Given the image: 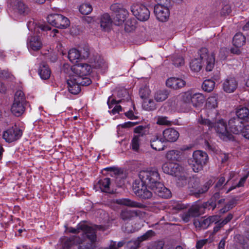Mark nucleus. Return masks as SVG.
I'll return each mask as SVG.
<instances>
[{
  "label": "nucleus",
  "instance_id": "nucleus-1",
  "mask_svg": "<svg viewBox=\"0 0 249 249\" xmlns=\"http://www.w3.org/2000/svg\"><path fill=\"white\" fill-rule=\"evenodd\" d=\"M139 177L142 183L147 185L151 190L161 182V179L156 168H150L146 170H142L139 172Z\"/></svg>",
  "mask_w": 249,
  "mask_h": 249
},
{
  "label": "nucleus",
  "instance_id": "nucleus-2",
  "mask_svg": "<svg viewBox=\"0 0 249 249\" xmlns=\"http://www.w3.org/2000/svg\"><path fill=\"white\" fill-rule=\"evenodd\" d=\"M27 104L24 92L21 90H17L11 107V113L16 117L21 116L25 111Z\"/></svg>",
  "mask_w": 249,
  "mask_h": 249
},
{
  "label": "nucleus",
  "instance_id": "nucleus-3",
  "mask_svg": "<svg viewBox=\"0 0 249 249\" xmlns=\"http://www.w3.org/2000/svg\"><path fill=\"white\" fill-rule=\"evenodd\" d=\"M208 160L206 152L196 150L194 152L193 159L189 160L188 162L194 172L197 173L202 170L203 166L206 164Z\"/></svg>",
  "mask_w": 249,
  "mask_h": 249
},
{
  "label": "nucleus",
  "instance_id": "nucleus-4",
  "mask_svg": "<svg viewBox=\"0 0 249 249\" xmlns=\"http://www.w3.org/2000/svg\"><path fill=\"white\" fill-rule=\"evenodd\" d=\"M212 179L208 180L202 186H199V183L194 178H189L188 183V190L191 195L199 197L201 194L205 193L213 184Z\"/></svg>",
  "mask_w": 249,
  "mask_h": 249
},
{
  "label": "nucleus",
  "instance_id": "nucleus-5",
  "mask_svg": "<svg viewBox=\"0 0 249 249\" xmlns=\"http://www.w3.org/2000/svg\"><path fill=\"white\" fill-rule=\"evenodd\" d=\"M215 123L213 128H214L216 132L219 134V137L224 141L231 140L233 135L228 131L227 125L224 119L220 118L218 112H215Z\"/></svg>",
  "mask_w": 249,
  "mask_h": 249
},
{
  "label": "nucleus",
  "instance_id": "nucleus-6",
  "mask_svg": "<svg viewBox=\"0 0 249 249\" xmlns=\"http://www.w3.org/2000/svg\"><path fill=\"white\" fill-rule=\"evenodd\" d=\"M23 133V130L19 125L15 124L3 131L2 137L6 142L10 143L19 140L22 136Z\"/></svg>",
  "mask_w": 249,
  "mask_h": 249
},
{
  "label": "nucleus",
  "instance_id": "nucleus-7",
  "mask_svg": "<svg viewBox=\"0 0 249 249\" xmlns=\"http://www.w3.org/2000/svg\"><path fill=\"white\" fill-rule=\"evenodd\" d=\"M47 20L50 25L60 29H66L70 24L69 18L59 14L49 15L47 18Z\"/></svg>",
  "mask_w": 249,
  "mask_h": 249
},
{
  "label": "nucleus",
  "instance_id": "nucleus-8",
  "mask_svg": "<svg viewBox=\"0 0 249 249\" xmlns=\"http://www.w3.org/2000/svg\"><path fill=\"white\" fill-rule=\"evenodd\" d=\"M131 11L133 15L140 21H146L149 18L150 11L143 4H134L131 7Z\"/></svg>",
  "mask_w": 249,
  "mask_h": 249
},
{
  "label": "nucleus",
  "instance_id": "nucleus-9",
  "mask_svg": "<svg viewBox=\"0 0 249 249\" xmlns=\"http://www.w3.org/2000/svg\"><path fill=\"white\" fill-rule=\"evenodd\" d=\"M62 249H71L74 246L82 243V239L79 236H63L59 239Z\"/></svg>",
  "mask_w": 249,
  "mask_h": 249
},
{
  "label": "nucleus",
  "instance_id": "nucleus-10",
  "mask_svg": "<svg viewBox=\"0 0 249 249\" xmlns=\"http://www.w3.org/2000/svg\"><path fill=\"white\" fill-rule=\"evenodd\" d=\"M164 173L174 176H178L183 171V168L178 163L174 162H169L164 163L162 166Z\"/></svg>",
  "mask_w": 249,
  "mask_h": 249
},
{
  "label": "nucleus",
  "instance_id": "nucleus-11",
  "mask_svg": "<svg viewBox=\"0 0 249 249\" xmlns=\"http://www.w3.org/2000/svg\"><path fill=\"white\" fill-rule=\"evenodd\" d=\"M84 51V52L82 53L81 51H80L75 48L70 49L68 54L70 61L72 63H74L75 61L76 62H77L80 59H86L89 57V49L86 47Z\"/></svg>",
  "mask_w": 249,
  "mask_h": 249
},
{
  "label": "nucleus",
  "instance_id": "nucleus-12",
  "mask_svg": "<svg viewBox=\"0 0 249 249\" xmlns=\"http://www.w3.org/2000/svg\"><path fill=\"white\" fill-rule=\"evenodd\" d=\"M154 12L157 19L161 22L166 21L170 15L168 8L163 5H156Z\"/></svg>",
  "mask_w": 249,
  "mask_h": 249
},
{
  "label": "nucleus",
  "instance_id": "nucleus-13",
  "mask_svg": "<svg viewBox=\"0 0 249 249\" xmlns=\"http://www.w3.org/2000/svg\"><path fill=\"white\" fill-rule=\"evenodd\" d=\"M148 186L142 183L141 186H133V190L135 194L142 199H148L152 197V193L147 188Z\"/></svg>",
  "mask_w": 249,
  "mask_h": 249
},
{
  "label": "nucleus",
  "instance_id": "nucleus-14",
  "mask_svg": "<svg viewBox=\"0 0 249 249\" xmlns=\"http://www.w3.org/2000/svg\"><path fill=\"white\" fill-rule=\"evenodd\" d=\"M117 204L131 208L145 209L147 207L146 204L132 200L127 198H120L116 200Z\"/></svg>",
  "mask_w": 249,
  "mask_h": 249
},
{
  "label": "nucleus",
  "instance_id": "nucleus-15",
  "mask_svg": "<svg viewBox=\"0 0 249 249\" xmlns=\"http://www.w3.org/2000/svg\"><path fill=\"white\" fill-rule=\"evenodd\" d=\"M228 124L231 131L235 134H239L244 125L242 121L235 117L229 120Z\"/></svg>",
  "mask_w": 249,
  "mask_h": 249
},
{
  "label": "nucleus",
  "instance_id": "nucleus-16",
  "mask_svg": "<svg viewBox=\"0 0 249 249\" xmlns=\"http://www.w3.org/2000/svg\"><path fill=\"white\" fill-rule=\"evenodd\" d=\"M208 117L209 118L206 119L203 118L201 115L198 119V123L199 125H201L203 128L205 127L206 130H211L213 127L215 119V116L210 112H208Z\"/></svg>",
  "mask_w": 249,
  "mask_h": 249
},
{
  "label": "nucleus",
  "instance_id": "nucleus-17",
  "mask_svg": "<svg viewBox=\"0 0 249 249\" xmlns=\"http://www.w3.org/2000/svg\"><path fill=\"white\" fill-rule=\"evenodd\" d=\"M152 190L154 192L155 194L163 198H169L172 196L171 191L166 188L161 182L160 184H158V185Z\"/></svg>",
  "mask_w": 249,
  "mask_h": 249
},
{
  "label": "nucleus",
  "instance_id": "nucleus-18",
  "mask_svg": "<svg viewBox=\"0 0 249 249\" xmlns=\"http://www.w3.org/2000/svg\"><path fill=\"white\" fill-rule=\"evenodd\" d=\"M165 140L160 137L158 134L152 136L150 140L151 148L156 151H161L164 149L165 147L164 144Z\"/></svg>",
  "mask_w": 249,
  "mask_h": 249
},
{
  "label": "nucleus",
  "instance_id": "nucleus-19",
  "mask_svg": "<svg viewBox=\"0 0 249 249\" xmlns=\"http://www.w3.org/2000/svg\"><path fill=\"white\" fill-rule=\"evenodd\" d=\"M163 139L165 142H173L177 141L179 134L178 132L173 128L165 129L162 132Z\"/></svg>",
  "mask_w": 249,
  "mask_h": 249
},
{
  "label": "nucleus",
  "instance_id": "nucleus-20",
  "mask_svg": "<svg viewBox=\"0 0 249 249\" xmlns=\"http://www.w3.org/2000/svg\"><path fill=\"white\" fill-rule=\"evenodd\" d=\"M155 234V232L150 230L147 231L142 236L138 237L137 240L134 241H131L129 242V244H133V246L130 247V249H137L139 248L140 244L142 241L147 240L154 236Z\"/></svg>",
  "mask_w": 249,
  "mask_h": 249
},
{
  "label": "nucleus",
  "instance_id": "nucleus-21",
  "mask_svg": "<svg viewBox=\"0 0 249 249\" xmlns=\"http://www.w3.org/2000/svg\"><path fill=\"white\" fill-rule=\"evenodd\" d=\"M27 44L29 50L35 51L39 50L42 46V43L39 36H31L29 37Z\"/></svg>",
  "mask_w": 249,
  "mask_h": 249
},
{
  "label": "nucleus",
  "instance_id": "nucleus-22",
  "mask_svg": "<svg viewBox=\"0 0 249 249\" xmlns=\"http://www.w3.org/2000/svg\"><path fill=\"white\" fill-rule=\"evenodd\" d=\"M237 85V82L234 78H228L223 83V89L227 93H232L236 89Z\"/></svg>",
  "mask_w": 249,
  "mask_h": 249
},
{
  "label": "nucleus",
  "instance_id": "nucleus-23",
  "mask_svg": "<svg viewBox=\"0 0 249 249\" xmlns=\"http://www.w3.org/2000/svg\"><path fill=\"white\" fill-rule=\"evenodd\" d=\"M186 82L182 79L176 77H170L166 81L167 87L174 89H179L183 87Z\"/></svg>",
  "mask_w": 249,
  "mask_h": 249
},
{
  "label": "nucleus",
  "instance_id": "nucleus-24",
  "mask_svg": "<svg viewBox=\"0 0 249 249\" xmlns=\"http://www.w3.org/2000/svg\"><path fill=\"white\" fill-rule=\"evenodd\" d=\"M217 97L215 95L211 96L208 98L206 103V108L208 112H210L215 116V112H218L216 108L217 107Z\"/></svg>",
  "mask_w": 249,
  "mask_h": 249
},
{
  "label": "nucleus",
  "instance_id": "nucleus-25",
  "mask_svg": "<svg viewBox=\"0 0 249 249\" xmlns=\"http://www.w3.org/2000/svg\"><path fill=\"white\" fill-rule=\"evenodd\" d=\"M67 83L68 90L71 94L76 95L78 94L81 91L80 86L76 80L74 76L68 79Z\"/></svg>",
  "mask_w": 249,
  "mask_h": 249
},
{
  "label": "nucleus",
  "instance_id": "nucleus-26",
  "mask_svg": "<svg viewBox=\"0 0 249 249\" xmlns=\"http://www.w3.org/2000/svg\"><path fill=\"white\" fill-rule=\"evenodd\" d=\"M110 178H105L100 179L97 183V186L101 192L109 194H113V191L110 189Z\"/></svg>",
  "mask_w": 249,
  "mask_h": 249
},
{
  "label": "nucleus",
  "instance_id": "nucleus-27",
  "mask_svg": "<svg viewBox=\"0 0 249 249\" xmlns=\"http://www.w3.org/2000/svg\"><path fill=\"white\" fill-rule=\"evenodd\" d=\"M38 72L42 79L47 80L51 76V71L48 64L45 62H42L39 65Z\"/></svg>",
  "mask_w": 249,
  "mask_h": 249
},
{
  "label": "nucleus",
  "instance_id": "nucleus-28",
  "mask_svg": "<svg viewBox=\"0 0 249 249\" xmlns=\"http://www.w3.org/2000/svg\"><path fill=\"white\" fill-rule=\"evenodd\" d=\"M100 26L105 31H108L111 29L112 20L109 15L107 13H104L100 18Z\"/></svg>",
  "mask_w": 249,
  "mask_h": 249
},
{
  "label": "nucleus",
  "instance_id": "nucleus-29",
  "mask_svg": "<svg viewBox=\"0 0 249 249\" xmlns=\"http://www.w3.org/2000/svg\"><path fill=\"white\" fill-rule=\"evenodd\" d=\"M205 209H208V208H205L204 203L202 204L196 203L193 205L188 210L193 217H195L199 216Z\"/></svg>",
  "mask_w": 249,
  "mask_h": 249
},
{
  "label": "nucleus",
  "instance_id": "nucleus-30",
  "mask_svg": "<svg viewBox=\"0 0 249 249\" xmlns=\"http://www.w3.org/2000/svg\"><path fill=\"white\" fill-rule=\"evenodd\" d=\"M81 236V238L83 240H85L86 238H87L89 240V243H92V244L94 245L96 241L97 235L96 232L93 228L90 227L86 232H83Z\"/></svg>",
  "mask_w": 249,
  "mask_h": 249
},
{
  "label": "nucleus",
  "instance_id": "nucleus-31",
  "mask_svg": "<svg viewBox=\"0 0 249 249\" xmlns=\"http://www.w3.org/2000/svg\"><path fill=\"white\" fill-rule=\"evenodd\" d=\"M128 15V12L126 9L122 8L120 10V11L116 14L115 18H114L115 25L117 26L122 25L126 20Z\"/></svg>",
  "mask_w": 249,
  "mask_h": 249
},
{
  "label": "nucleus",
  "instance_id": "nucleus-32",
  "mask_svg": "<svg viewBox=\"0 0 249 249\" xmlns=\"http://www.w3.org/2000/svg\"><path fill=\"white\" fill-rule=\"evenodd\" d=\"M220 198H221V196L219 192L214 193L209 201L204 202L205 208H208L209 210L213 211L217 206L216 201Z\"/></svg>",
  "mask_w": 249,
  "mask_h": 249
},
{
  "label": "nucleus",
  "instance_id": "nucleus-33",
  "mask_svg": "<svg viewBox=\"0 0 249 249\" xmlns=\"http://www.w3.org/2000/svg\"><path fill=\"white\" fill-rule=\"evenodd\" d=\"M236 118L241 120L248 121L249 119V110L246 107H239L236 111Z\"/></svg>",
  "mask_w": 249,
  "mask_h": 249
},
{
  "label": "nucleus",
  "instance_id": "nucleus-34",
  "mask_svg": "<svg viewBox=\"0 0 249 249\" xmlns=\"http://www.w3.org/2000/svg\"><path fill=\"white\" fill-rule=\"evenodd\" d=\"M246 42V37L241 33H236L233 37L232 44L237 47L242 46Z\"/></svg>",
  "mask_w": 249,
  "mask_h": 249
},
{
  "label": "nucleus",
  "instance_id": "nucleus-35",
  "mask_svg": "<svg viewBox=\"0 0 249 249\" xmlns=\"http://www.w3.org/2000/svg\"><path fill=\"white\" fill-rule=\"evenodd\" d=\"M205 101L203 95L200 93H193L191 104L196 107L201 105Z\"/></svg>",
  "mask_w": 249,
  "mask_h": 249
},
{
  "label": "nucleus",
  "instance_id": "nucleus-36",
  "mask_svg": "<svg viewBox=\"0 0 249 249\" xmlns=\"http://www.w3.org/2000/svg\"><path fill=\"white\" fill-rule=\"evenodd\" d=\"M76 76H88L91 72V66L87 64H81L78 66Z\"/></svg>",
  "mask_w": 249,
  "mask_h": 249
},
{
  "label": "nucleus",
  "instance_id": "nucleus-37",
  "mask_svg": "<svg viewBox=\"0 0 249 249\" xmlns=\"http://www.w3.org/2000/svg\"><path fill=\"white\" fill-rule=\"evenodd\" d=\"M181 153V152L179 150H170L166 153V158L168 160L179 161Z\"/></svg>",
  "mask_w": 249,
  "mask_h": 249
},
{
  "label": "nucleus",
  "instance_id": "nucleus-38",
  "mask_svg": "<svg viewBox=\"0 0 249 249\" xmlns=\"http://www.w3.org/2000/svg\"><path fill=\"white\" fill-rule=\"evenodd\" d=\"M136 215V213L131 210H123L120 213L121 218L125 221L131 220Z\"/></svg>",
  "mask_w": 249,
  "mask_h": 249
},
{
  "label": "nucleus",
  "instance_id": "nucleus-39",
  "mask_svg": "<svg viewBox=\"0 0 249 249\" xmlns=\"http://www.w3.org/2000/svg\"><path fill=\"white\" fill-rule=\"evenodd\" d=\"M169 95V92L166 89L158 90L155 94L154 98L157 102H162L166 100Z\"/></svg>",
  "mask_w": 249,
  "mask_h": 249
},
{
  "label": "nucleus",
  "instance_id": "nucleus-40",
  "mask_svg": "<svg viewBox=\"0 0 249 249\" xmlns=\"http://www.w3.org/2000/svg\"><path fill=\"white\" fill-rule=\"evenodd\" d=\"M136 24L137 20L135 18L128 19L124 24L125 31L129 33L135 30L136 28Z\"/></svg>",
  "mask_w": 249,
  "mask_h": 249
},
{
  "label": "nucleus",
  "instance_id": "nucleus-41",
  "mask_svg": "<svg viewBox=\"0 0 249 249\" xmlns=\"http://www.w3.org/2000/svg\"><path fill=\"white\" fill-rule=\"evenodd\" d=\"M215 86V82L211 79H206L204 81L202 85V88L205 91L210 92L212 91Z\"/></svg>",
  "mask_w": 249,
  "mask_h": 249
},
{
  "label": "nucleus",
  "instance_id": "nucleus-42",
  "mask_svg": "<svg viewBox=\"0 0 249 249\" xmlns=\"http://www.w3.org/2000/svg\"><path fill=\"white\" fill-rule=\"evenodd\" d=\"M74 77L80 86H88L92 82L90 78L88 76H75Z\"/></svg>",
  "mask_w": 249,
  "mask_h": 249
},
{
  "label": "nucleus",
  "instance_id": "nucleus-43",
  "mask_svg": "<svg viewBox=\"0 0 249 249\" xmlns=\"http://www.w3.org/2000/svg\"><path fill=\"white\" fill-rule=\"evenodd\" d=\"M201 61L198 58L192 60L190 63L191 70L194 72H198L202 68Z\"/></svg>",
  "mask_w": 249,
  "mask_h": 249
},
{
  "label": "nucleus",
  "instance_id": "nucleus-44",
  "mask_svg": "<svg viewBox=\"0 0 249 249\" xmlns=\"http://www.w3.org/2000/svg\"><path fill=\"white\" fill-rule=\"evenodd\" d=\"M206 61V70L207 71H212L213 69L215 63V55L213 53L210 54L209 57L205 59Z\"/></svg>",
  "mask_w": 249,
  "mask_h": 249
},
{
  "label": "nucleus",
  "instance_id": "nucleus-45",
  "mask_svg": "<svg viewBox=\"0 0 249 249\" xmlns=\"http://www.w3.org/2000/svg\"><path fill=\"white\" fill-rule=\"evenodd\" d=\"M249 177V171L247 172L246 175H244L243 177H242L240 180L239 181L238 183L235 185H231L226 192V194L229 193L233 189H235L236 187H240L244 186V184L248 178Z\"/></svg>",
  "mask_w": 249,
  "mask_h": 249
},
{
  "label": "nucleus",
  "instance_id": "nucleus-46",
  "mask_svg": "<svg viewBox=\"0 0 249 249\" xmlns=\"http://www.w3.org/2000/svg\"><path fill=\"white\" fill-rule=\"evenodd\" d=\"M134 132L138 134L140 137L147 134L149 132V128L146 125H139L134 128Z\"/></svg>",
  "mask_w": 249,
  "mask_h": 249
},
{
  "label": "nucleus",
  "instance_id": "nucleus-47",
  "mask_svg": "<svg viewBox=\"0 0 249 249\" xmlns=\"http://www.w3.org/2000/svg\"><path fill=\"white\" fill-rule=\"evenodd\" d=\"M194 224L196 228L201 229H206L211 225L208 218L195 221Z\"/></svg>",
  "mask_w": 249,
  "mask_h": 249
},
{
  "label": "nucleus",
  "instance_id": "nucleus-48",
  "mask_svg": "<svg viewBox=\"0 0 249 249\" xmlns=\"http://www.w3.org/2000/svg\"><path fill=\"white\" fill-rule=\"evenodd\" d=\"M92 10V6L89 3H85L82 4L79 8V12L84 15H89Z\"/></svg>",
  "mask_w": 249,
  "mask_h": 249
},
{
  "label": "nucleus",
  "instance_id": "nucleus-49",
  "mask_svg": "<svg viewBox=\"0 0 249 249\" xmlns=\"http://www.w3.org/2000/svg\"><path fill=\"white\" fill-rule=\"evenodd\" d=\"M178 177L177 184L178 187H184L189 183V179L185 174H179Z\"/></svg>",
  "mask_w": 249,
  "mask_h": 249
},
{
  "label": "nucleus",
  "instance_id": "nucleus-50",
  "mask_svg": "<svg viewBox=\"0 0 249 249\" xmlns=\"http://www.w3.org/2000/svg\"><path fill=\"white\" fill-rule=\"evenodd\" d=\"M142 107L145 110L151 111L156 109V105L153 100L146 99L143 101Z\"/></svg>",
  "mask_w": 249,
  "mask_h": 249
},
{
  "label": "nucleus",
  "instance_id": "nucleus-51",
  "mask_svg": "<svg viewBox=\"0 0 249 249\" xmlns=\"http://www.w3.org/2000/svg\"><path fill=\"white\" fill-rule=\"evenodd\" d=\"M172 62L174 66L178 67L184 64V59L181 55L175 54L173 56Z\"/></svg>",
  "mask_w": 249,
  "mask_h": 249
},
{
  "label": "nucleus",
  "instance_id": "nucleus-52",
  "mask_svg": "<svg viewBox=\"0 0 249 249\" xmlns=\"http://www.w3.org/2000/svg\"><path fill=\"white\" fill-rule=\"evenodd\" d=\"M140 138L139 135H135L131 141V147L132 150L135 151H138L139 149L140 142Z\"/></svg>",
  "mask_w": 249,
  "mask_h": 249
},
{
  "label": "nucleus",
  "instance_id": "nucleus-53",
  "mask_svg": "<svg viewBox=\"0 0 249 249\" xmlns=\"http://www.w3.org/2000/svg\"><path fill=\"white\" fill-rule=\"evenodd\" d=\"M102 171L113 173L115 175H119L123 173V171L121 169L115 166L106 167L102 170Z\"/></svg>",
  "mask_w": 249,
  "mask_h": 249
},
{
  "label": "nucleus",
  "instance_id": "nucleus-54",
  "mask_svg": "<svg viewBox=\"0 0 249 249\" xmlns=\"http://www.w3.org/2000/svg\"><path fill=\"white\" fill-rule=\"evenodd\" d=\"M200 59L202 62H204L206 59L209 57L210 55L209 54L208 50L205 47L201 48L199 51Z\"/></svg>",
  "mask_w": 249,
  "mask_h": 249
},
{
  "label": "nucleus",
  "instance_id": "nucleus-55",
  "mask_svg": "<svg viewBox=\"0 0 249 249\" xmlns=\"http://www.w3.org/2000/svg\"><path fill=\"white\" fill-rule=\"evenodd\" d=\"M225 181V178L224 177H221L218 181L216 182L215 185V188L216 190L220 191L222 190L223 188L228 183V181H227L224 185H223L224 182Z\"/></svg>",
  "mask_w": 249,
  "mask_h": 249
},
{
  "label": "nucleus",
  "instance_id": "nucleus-56",
  "mask_svg": "<svg viewBox=\"0 0 249 249\" xmlns=\"http://www.w3.org/2000/svg\"><path fill=\"white\" fill-rule=\"evenodd\" d=\"M150 93V90L147 87L140 88L139 90V94L141 98L145 100L148 97Z\"/></svg>",
  "mask_w": 249,
  "mask_h": 249
},
{
  "label": "nucleus",
  "instance_id": "nucleus-57",
  "mask_svg": "<svg viewBox=\"0 0 249 249\" xmlns=\"http://www.w3.org/2000/svg\"><path fill=\"white\" fill-rule=\"evenodd\" d=\"M16 7V9H17L18 12L20 14H22L26 12L27 7L26 6V5H25V4L23 2H22L20 1H18L17 2Z\"/></svg>",
  "mask_w": 249,
  "mask_h": 249
},
{
  "label": "nucleus",
  "instance_id": "nucleus-58",
  "mask_svg": "<svg viewBox=\"0 0 249 249\" xmlns=\"http://www.w3.org/2000/svg\"><path fill=\"white\" fill-rule=\"evenodd\" d=\"M193 96V92L191 91H188L185 92L182 95L183 101L187 104H190L192 102Z\"/></svg>",
  "mask_w": 249,
  "mask_h": 249
},
{
  "label": "nucleus",
  "instance_id": "nucleus-59",
  "mask_svg": "<svg viewBox=\"0 0 249 249\" xmlns=\"http://www.w3.org/2000/svg\"><path fill=\"white\" fill-rule=\"evenodd\" d=\"M82 243L78 244V249H93L94 245L89 242L85 243V240L82 238Z\"/></svg>",
  "mask_w": 249,
  "mask_h": 249
},
{
  "label": "nucleus",
  "instance_id": "nucleus-60",
  "mask_svg": "<svg viewBox=\"0 0 249 249\" xmlns=\"http://www.w3.org/2000/svg\"><path fill=\"white\" fill-rule=\"evenodd\" d=\"M167 117H159L157 120V124L160 125H171V122L167 120Z\"/></svg>",
  "mask_w": 249,
  "mask_h": 249
},
{
  "label": "nucleus",
  "instance_id": "nucleus-61",
  "mask_svg": "<svg viewBox=\"0 0 249 249\" xmlns=\"http://www.w3.org/2000/svg\"><path fill=\"white\" fill-rule=\"evenodd\" d=\"M240 134L246 139L249 140V125H243Z\"/></svg>",
  "mask_w": 249,
  "mask_h": 249
},
{
  "label": "nucleus",
  "instance_id": "nucleus-62",
  "mask_svg": "<svg viewBox=\"0 0 249 249\" xmlns=\"http://www.w3.org/2000/svg\"><path fill=\"white\" fill-rule=\"evenodd\" d=\"M231 12V7L229 4L224 5L221 9V14L222 16H226L229 15Z\"/></svg>",
  "mask_w": 249,
  "mask_h": 249
},
{
  "label": "nucleus",
  "instance_id": "nucleus-63",
  "mask_svg": "<svg viewBox=\"0 0 249 249\" xmlns=\"http://www.w3.org/2000/svg\"><path fill=\"white\" fill-rule=\"evenodd\" d=\"M193 217V215L188 210L187 212L183 213L182 214L181 218L183 221L188 222L190 221L191 218Z\"/></svg>",
  "mask_w": 249,
  "mask_h": 249
},
{
  "label": "nucleus",
  "instance_id": "nucleus-64",
  "mask_svg": "<svg viewBox=\"0 0 249 249\" xmlns=\"http://www.w3.org/2000/svg\"><path fill=\"white\" fill-rule=\"evenodd\" d=\"M208 240L207 239H202L196 242V249H201L202 247L207 243Z\"/></svg>",
  "mask_w": 249,
  "mask_h": 249
}]
</instances>
